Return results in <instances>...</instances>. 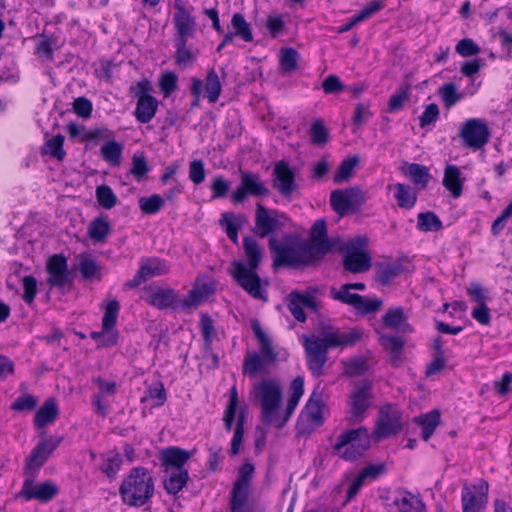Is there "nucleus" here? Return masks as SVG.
I'll return each instance as SVG.
<instances>
[{"label": "nucleus", "instance_id": "0eeeda50", "mask_svg": "<svg viewBox=\"0 0 512 512\" xmlns=\"http://www.w3.org/2000/svg\"><path fill=\"white\" fill-rule=\"evenodd\" d=\"M253 473L254 466L251 463H245L239 468L238 477L230 492L229 511H253V509L248 505Z\"/></svg>", "mask_w": 512, "mask_h": 512}, {"label": "nucleus", "instance_id": "c03bdc74", "mask_svg": "<svg viewBox=\"0 0 512 512\" xmlns=\"http://www.w3.org/2000/svg\"><path fill=\"white\" fill-rule=\"evenodd\" d=\"M111 231L108 220L98 217L91 221L88 227V235L95 242L102 243Z\"/></svg>", "mask_w": 512, "mask_h": 512}, {"label": "nucleus", "instance_id": "4c0bfd02", "mask_svg": "<svg viewBox=\"0 0 512 512\" xmlns=\"http://www.w3.org/2000/svg\"><path fill=\"white\" fill-rule=\"evenodd\" d=\"M246 218L243 215L236 216L232 212H225L221 215L219 220L220 225L225 228L228 238L234 243H238V230L241 228V223Z\"/></svg>", "mask_w": 512, "mask_h": 512}, {"label": "nucleus", "instance_id": "864d4df0", "mask_svg": "<svg viewBox=\"0 0 512 512\" xmlns=\"http://www.w3.org/2000/svg\"><path fill=\"white\" fill-rule=\"evenodd\" d=\"M164 199L159 194H152L148 197H140L138 205L140 210L147 215L158 213L164 206Z\"/></svg>", "mask_w": 512, "mask_h": 512}, {"label": "nucleus", "instance_id": "423d86ee", "mask_svg": "<svg viewBox=\"0 0 512 512\" xmlns=\"http://www.w3.org/2000/svg\"><path fill=\"white\" fill-rule=\"evenodd\" d=\"M366 245V236H358L340 248V252L343 254V268L345 271L358 274L371 268L372 258L364 249Z\"/></svg>", "mask_w": 512, "mask_h": 512}, {"label": "nucleus", "instance_id": "6e6d98bb", "mask_svg": "<svg viewBox=\"0 0 512 512\" xmlns=\"http://www.w3.org/2000/svg\"><path fill=\"white\" fill-rule=\"evenodd\" d=\"M96 199L98 204L104 209H112L117 204V196L112 188L106 184L97 186Z\"/></svg>", "mask_w": 512, "mask_h": 512}, {"label": "nucleus", "instance_id": "bf43d9fd", "mask_svg": "<svg viewBox=\"0 0 512 512\" xmlns=\"http://www.w3.org/2000/svg\"><path fill=\"white\" fill-rule=\"evenodd\" d=\"M122 464V457L117 452H110L104 459L100 470L109 478H113L119 471Z\"/></svg>", "mask_w": 512, "mask_h": 512}, {"label": "nucleus", "instance_id": "6e6552de", "mask_svg": "<svg viewBox=\"0 0 512 512\" xmlns=\"http://www.w3.org/2000/svg\"><path fill=\"white\" fill-rule=\"evenodd\" d=\"M258 269H249L241 260L231 263L230 275L234 281L251 297L267 301L266 291L262 288L261 278L257 274Z\"/></svg>", "mask_w": 512, "mask_h": 512}, {"label": "nucleus", "instance_id": "cd10ccee", "mask_svg": "<svg viewBox=\"0 0 512 512\" xmlns=\"http://www.w3.org/2000/svg\"><path fill=\"white\" fill-rule=\"evenodd\" d=\"M332 247L333 245H324L323 242L318 243L311 240L300 244L299 248L303 266L316 264L331 251Z\"/></svg>", "mask_w": 512, "mask_h": 512}, {"label": "nucleus", "instance_id": "ea45409f", "mask_svg": "<svg viewBox=\"0 0 512 512\" xmlns=\"http://www.w3.org/2000/svg\"><path fill=\"white\" fill-rule=\"evenodd\" d=\"M414 422L422 427V438L427 441L440 423L439 410H432L414 418Z\"/></svg>", "mask_w": 512, "mask_h": 512}, {"label": "nucleus", "instance_id": "bb28decb", "mask_svg": "<svg viewBox=\"0 0 512 512\" xmlns=\"http://www.w3.org/2000/svg\"><path fill=\"white\" fill-rule=\"evenodd\" d=\"M379 343L388 353L391 365L399 367L404 361V339L398 336L380 334Z\"/></svg>", "mask_w": 512, "mask_h": 512}, {"label": "nucleus", "instance_id": "b1692460", "mask_svg": "<svg viewBox=\"0 0 512 512\" xmlns=\"http://www.w3.org/2000/svg\"><path fill=\"white\" fill-rule=\"evenodd\" d=\"M174 8L176 10L173 17L176 31L174 39H189L193 37L197 26L195 17L188 8L184 6L181 0L175 1Z\"/></svg>", "mask_w": 512, "mask_h": 512}, {"label": "nucleus", "instance_id": "9b49d317", "mask_svg": "<svg viewBox=\"0 0 512 512\" xmlns=\"http://www.w3.org/2000/svg\"><path fill=\"white\" fill-rule=\"evenodd\" d=\"M240 184L232 193L231 200L242 204L248 197L263 198L270 194L269 188L258 173L240 169Z\"/></svg>", "mask_w": 512, "mask_h": 512}, {"label": "nucleus", "instance_id": "473e14b6", "mask_svg": "<svg viewBox=\"0 0 512 512\" xmlns=\"http://www.w3.org/2000/svg\"><path fill=\"white\" fill-rule=\"evenodd\" d=\"M382 322L385 327L402 332H412L413 328L407 322V317L404 314L402 307L390 308L382 316Z\"/></svg>", "mask_w": 512, "mask_h": 512}, {"label": "nucleus", "instance_id": "603ef678", "mask_svg": "<svg viewBox=\"0 0 512 512\" xmlns=\"http://www.w3.org/2000/svg\"><path fill=\"white\" fill-rule=\"evenodd\" d=\"M417 228L420 231H439L442 229V222L434 212H424L418 214Z\"/></svg>", "mask_w": 512, "mask_h": 512}, {"label": "nucleus", "instance_id": "49530a36", "mask_svg": "<svg viewBox=\"0 0 512 512\" xmlns=\"http://www.w3.org/2000/svg\"><path fill=\"white\" fill-rule=\"evenodd\" d=\"M438 95L447 109L453 107L462 99V94L458 92L454 82H447L441 85L438 88Z\"/></svg>", "mask_w": 512, "mask_h": 512}, {"label": "nucleus", "instance_id": "f257e3e1", "mask_svg": "<svg viewBox=\"0 0 512 512\" xmlns=\"http://www.w3.org/2000/svg\"><path fill=\"white\" fill-rule=\"evenodd\" d=\"M291 395L285 411L281 412L283 387L277 378H264L252 386L251 397L261 407V419L265 425L282 428L294 413L304 394V378L297 376L290 384Z\"/></svg>", "mask_w": 512, "mask_h": 512}, {"label": "nucleus", "instance_id": "20e7f679", "mask_svg": "<svg viewBox=\"0 0 512 512\" xmlns=\"http://www.w3.org/2000/svg\"><path fill=\"white\" fill-rule=\"evenodd\" d=\"M252 330L260 343V352L248 353L243 360V374L250 378L269 373V368L276 364L278 354L275 351L271 340L263 331L257 320L252 321Z\"/></svg>", "mask_w": 512, "mask_h": 512}, {"label": "nucleus", "instance_id": "aec40b11", "mask_svg": "<svg viewBox=\"0 0 512 512\" xmlns=\"http://www.w3.org/2000/svg\"><path fill=\"white\" fill-rule=\"evenodd\" d=\"M269 248L273 254V267L275 269L283 266L292 268L303 266L299 246H287L276 238L271 237L269 239Z\"/></svg>", "mask_w": 512, "mask_h": 512}, {"label": "nucleus", "instance_id": "338daca9", "mask_svg": "<svg viewBox=\"0 0 512 512\" xmlns=\"http://www.w3.org/2000/svg\"><path fill=\"white\" fill-rule=\"evenodd\" d=\"M309 240L318 243L323 242L324 245H333L328 238L327 225L324 219H318L314 222Z\"/></svg>", "mask_w": 512, "mask_h": 512}, {"label": "nucleus", "instance_id": "052dcab7", "mask_svg": "<svg viewBox=\"0 0 512 512\" xmlns=\"http://www.w3.org/2000/svg\"><path fill=\"white\" fill-rule=\"evenodd\" d=\"M299 53L294 48L281 50L280 66L283 72L291 73L297 69Z\"/></svg>", "mask_w": 512, "mask_h": 512}, {"label": "nucleus", "instance_id": "f704fd0d", "mask_svg": "<svg viewBox=\"0 0 512 512\" xmlns=\"http://www.w3.org/2000/svg\"><path fill=\"white\" fill-rule=\"evenodd\" d=\"M404 270L401 263H378L375 269V280L382 286L391 283Z\"/></svg>", "mask_w": 512, "mask_h": 512}, {"label": "nucleus", "instance_id": "393cba45", "mask_svg": "<svg viewBox=\"0 0 512 512\" xmlns=\"http://www.w3.org/2000/svg\"><path fill=\"white\" fill-rule=\"evenodd\" d=\"M372 383L364 382L350 396L351 414L356 420H362L373 398Z\"/></svg>", "mask_w": 512, "mask_h": 512}, {"label": "nucleus", "instance_id": "69168bd1", "mask_svg": "<svg viewBox=\"0 0 512 512\" xmlns=\"http://www.w3.org/2000/svg\"><path fill=\"white\" fill-rule=\"evenodd\" d=\"M147 159L144 154H134L132 157V165L130 173L138 180H142L143 177L149 172Z\"/></svg>", "mask_w": 512, "mask_h": 512}, {"label": "nucleus", "instance_id": "9d476101", "mask_svg": "<svg viewBox=\"0 0 512 512\" xmlns=\"http://www.w3.org/2000/svg\"><path fill=\"white\" fill-rule=\"evenodd\" d=\"M201 301L202 295L196 289L191 290L189 295L182 301H179L176 292L171 288H159L147 298L149 304L161 310L167 308L177 309L180 306L184 309L195 308Z\"/></svg>", "mask_w": 512, "mask_h": 512}, {"label": "nucleus", "instance_id": "f8f14e48", "mask_svg": "<svg viewBox=\"0 0 512 512\" xmlns=\"http://www.w3.org/2000/svg\"><path fill=\"white\" fill-rule=\"evenodd\" d=\"M366 194L359 187L337 189L330 194V205L339 215L356 213L366 201Z\"/></svg>", "mask_w": 512, "mask_h": 512}, {"label": "nucleus", "instance_id": "79ce46f5", "mask_svg": "<svg viewBox=\"0 0 512 512\" xmlns=\"http://www.w3.org/2000/svg\"><path fill=\"white\" fill-rule=\"evenodd\" d=\"M394 189V196L400 208L411 209L415 206L417 194L409 185L397 183L394 185Z\"/></svg>", "mask_w": 512, "mask_h": 512}, {"label": "nucleus", "instance_id": "5fc2aeb1", "mask_svg": "<svg viewBox=\"0 0 512 512\" xmlns=\"http://www.w3.org/2000/svg\"><path fill=\"white\" fill-rule=\"evenodd\" d=\"M238 406V393L235 386H233L230 390V396L228 400V404L224 411V426L225 429L230 432L232 430L233 422L235 420V415Z\"/></svg>", "mask_w": 512, "mask_h": 512}, {"label": "nucleus", "instance_id": "09e8293b", "mask_svg": "<svg viewBox=\"0 0 512 512\" xmlns=\"http://www.w3.org/2000/svg\"><path fill=\"white\" fill-rule=\"evenodd\" d=\"M79 271L84 279H92L99 273L100 266L91 254L82 253L79 256Z\"/></svg>", "mask_w": 512, "mask_h": 512}, {"label": "nucleus", "instance_id": "a18cd8bd", "mask_svg": "<svg viewBox=\"0 0 512 512\" xmlns=\"http://www.w3.org/2000/svg\"><path fill=\"white\" fill-rule=\"evenodd\" d=\"M203 86L205 88L208 101L210 103H216L221 94L222 85L215 69L212 68L209 70L205 79V85L203 84Z\"/></svg>", "mask_w": 512, "mask_h": 512}, {"label": "nucleus", "instance_id": "39448f33", "mask_svg": "<svg viewBox=\"0 0 512 512\" xmlns=\"http://www.w3.org/2000/svg\"><path fill=\"white\" fill-rule=\"evenodd\" d=\"M368 430L364 427L343 432L333 446L334 452L346 461H356L370 448Z\"/></svg>", "mask_w": 512, "mask_h": 512}, {"label": "nucleus", "instance_id": "8fccbe9b", "mask_svg": "<svg viewBox=\"0 0 512 512\" xmlns=\"http://www.w3.org/2000/svg\"><path fill=\"white\" fill-rule=\"evenodd\" d=\"M231 25L234 29V34L240 37L245 42L253 41V34L249 23L241 13H235L231 19Z\"/></svg>", "mask_w": 512, "mask_h": 512}, {"label": "nucleus", "instance_id": "2eb2a0df", "mask_svg": "<svg viewBox=\"0 0 512 512\" xmlns=\"http://www.w3.org/2000/svg\"><path fill=\"white\" fill-rule=\"evenodd\" d=\"M490 135L491 133L486 121L480 118L466 120L459 133L464 145L474 150H479L485 146L489 141Z\"/></svg>", "mask_w": 512, "mask_h": 512}, {"label": "nucleus", "instance_id": "ddd939ff", "mask_svg": "<svg viewBox=\"0 0 512 512\" xmlns=\"http://www.w3.org/2000/svg\"><path fill=\"white\" fill-rule=\"evenodd\" d=\"M21 490L16 498H23L25 501L37 500L40 503L52 501L59 493L58 486L51 480L36 483L37 476L25 475Z\"/></svg>", "mask_w": 512, "mask_h": 512}, {"label": "nucleus", "instance_id": "f03ea898", "mask_svg": "<svg viewBox=\"0 0 512 512\" xmlns=\"http://www.w3.org/2000/svg\"><path fill=\"white\" fill-rule=\"evenodd\" d=\"M364 336L361 327H353L347 331L329 326L321 332L320 338L310 339L304 336V348L307 365L315 377L323 374V367L328 361V350L333 348L354 347Z\"/></svg>", "mask_w": 512, "mask_h": 512}, {"label": "nucleus", "instance_id": "72a5a7b5", "mask_svg": "<svg viewBox=\"0 0 512 512\" xmlns=\"http://www.w3.org/2000/svg\"><path fill=\"white\" fill-rule=\"evenodd\" d=\"M243 249L247 258V268L259 269L263 259L264 251L257 240L253 237L245 236L243 238Z\"/></svg>", "mask_w": 512, "mask_h": 512}, {"label": "nucleus", "instance_id": "7ed1b4c3", "mask_svg": "<svg viewBox=\"0 0 512 512\" xmlns=\"http://www.w3.org/2000/svg\"><path fill=\"white\" fill-rule=\"evenodd\" d=\"M119 494L126 505L142 507L154 495V479L146 468H132L122 481Z\"/></svg>", "mask_w": 512, "mask_h": 512}, {"label": "nucleus", "instance_id": "4d7b16f0", "mask_svg": "<svg viewBox=\"0 0 512 512\" xmlns=\"http://www.w3.org/2000/svg\"><path fill=\"white\" fill-rule=\"evenodd\" d=\"M64 140L65 138L63 135L57 134L46 141L44 145V152L51 155L58 161H63L66 156V152L63 149Z\"/></svg>", "mask_w": 512, "mask_h": 512}, {"label": "nucleus", "instance_id": "a878e982", "mask_svg": "<svg viewBox=\"0 0 512 512\" xmlns=\"http://www.w3.org/2000/svg\"><path fill=\"white\" fill-rule=\"evenodd\" d=\"M322 394L316 390L312 392L304 410L300 414L297 428L300 430L303 421H309L313 427L322 425L324 419L322 414Z\"/></svg>", "mask_w": 512, "mask_h": 512}, {"label": "nucleus", "instance_id": "412c9836", "mask_svg": "<svg viewBox=\"0 0 512 512\" xmlns=\"http://www.w3.org/2000/svg\"><path fill=\"white\" fill-rule=\"evenodd\" d=\"M387 509L388 512H427L421 495L404 488H399L394 492L392 501L387 504Z\"/></svg>", "mask_w": 512, "mask_h": 512}, {"label": "nucleus", "instance_id": "4468645a", "mask_svg": "<svg viewBox=\"0 0 512 512\" xmlns=\"http://www.w3.org/2000/svg\"><path fill=\"white\" fill-rule=\"evenodd\" d=\"M489 484L478 479L471 485H464L461 493L463 512H481L488 503Z\"/></svg>", "mask_w": 512, "mask_h": 512}, {"label": "nucleus", "instance_id": "e433bc0d", "mask_svg": "<svg viewBox=\"0 0 512 512\" xmlns=\"http://www.w3.org/2000/svg\"><path fill=\"white\" fill-rule=\"evenodd\" d=\"M460 175V169L455 165H448L445 168L443 185L454 198H459L462 194L463 184Z\"/></svg>", "mask_w": 512, "mask_h": 512}, {"label": "nucleus", "instance_id": "c85d7f7f", "mask_svg": "<svg viewBox=\"0 0 512 512\" xmlns=\"http://www.w3.org/2000/svg\"><path fill=\"white\" fill-rule=\"evenodd\" d=\"M190 456V453L184 449L169 447L161 452V461L166 471L186 470L184 465L189 460Z\"/></svg>", "mask_w": 512, "mask_h": 512}, {"label": "nucleus", "instance_id": "a211bd4d", "mask_svg": "<svg viewBox=\"0 0 512 512\" xmlns=\"http://www.w3.org/2000/svg\"><path fill=\"white\" fill-rule=\"evenodd\" d=\"M58 439H44L40 441L26 459L24 475L37 476L39 469L46 463L51 453L61 442Z\"/></svg>", "mask_w": 512, "mask_h": 512}, {"label": "nucleus", "instance_id": "c9c22d12", "mask_svg": "<svg viewBox=\"0 0 512 512\" xmlns=\"http://www.w3.org/2000/svg\"><path fill=\"white\" fill-rule=\"evenodd\" d=\"M174 46V59L179 67L186 68L196 61L197 53L188 46V39H174Z\"/></svg>", "mask_w": 512, "mask_h": 512}, {"label": "nucleus", "instance_id": "1a4fd4ad", "mask_svg": "<svg viewBox=\"0 0 512 512\" xmlns=\"http://www.w3.org/2000/svg\"><path fill=\"white\" fill-rule=\"evenodd\" d=\"M258 269H249L241 260L231 263L230 275L234 281L251 297L267 301L266 291L262 288L261 278L257 274Z\"/></svg>", "mask_w": 512, "mask_h": 512}, {"label": "nucleus", "instance_id": "f3484780", "mask_svg": "<svg viewBox=\"0 0 512 512\" xmlns=\"http://www.w3.org/2000/svg\"><path fill=\"white\" fill-rule=\"evenodd\" d=\"M168 271L169 267L164 260L155 257L143 259L133 279L124 283V288L134 289L156 276L168 273Z\"/></svg>", "mask_w": 512, "mask_h": 512}, {"label": "nucleus", "instance_id": "774afa93", "mask_svg": "<svg viewBox=\"0 0 512 512\" xmlns=\"http://www.w3.org/2000/svg\"><path fill=\"white\" fill-rule=\"evenodd\" d=\"M38 398H36L32 394H22L16 398V400L12 403L11 409L14 411H32L38 405Z\"/></svg>", "mask_w": 512, "mask_h": 512}, {"label": "nucleus", "instance_id": "13d9d810", "mask_svg": "<svg viewBox=\"0 0 512 512\" xmlns=\"http://www.w3.org/2000/svg\"><path fill=\"white\" fill-rule=\"evenodd\" d=\"M310 141L317 146H324L329 141V131L322 120H316L310 127Z\"/></svg>", "mask_w": 512, "mask_h": 512}, {"label": "nucleus", "instance_id": "37998d69", "mask_svg": "<svg viewBox=\"0 0 512 512\" xmlns=\"http://www.w3.org/2000/svg\"><path fill=\"white\" fill-rule=\"evenodd\" d=\"M102 158L112 166H118L121 163L123 145L115 140L108 141L101 149Z\"/></svg>", "mask_w": 512, "mask_h": 512}, {"label": "nucleus", "instance_id": "a19ab883", "mask_svg": "<svg viewBox=\"0 0 512 512\" xmlns=\"http://www.w3.org/2000/svg\"><path fill=\"white\" fill-rule=\"evenodd\" d=\"M168 472L169 476L164 480V489L168 494L176 495L186 486L189 480L188 470Z\"/></svg>", "mask_w": 512, "mask_h": 512}, {"label": "nucleus", "instance_id": "7c9ffc66", "mask_svg": "<svg viewBox=\"0 0 512 512\" xmlns=\"http://www.w3.org/2000/svg\"><path fill=\"white\" fill-rule=\"evenodd\" d=\"M158 100L154 96H141L136 103L134 116L139 123L146 124L155 116Z\"/></svg>", "mask_w": 512, "mask_h": 512}, {"label": "nucleus", "instance_id": "0e129e2a", "mask_svg": "<svg viewBox=\"0 0 512 512\" xmlns=\"http://www.w3.org/2000/svg\"><path fill=\"white\" fill-rule=\"evenodd\" d=\"M293 292H295V297H297L296 299L303 305V308L310 309L313 312H318V302L315 298V294L319 293V289L317 287H309L304 294L297 290H294Z\"/></svg>", "mask_w": 512, "mask_h": 512}, {"label": "nucleus", "instance_id": "de8ad7c7", "mask_svg": "<svg viewBox=\"0 0 512 512\" xmlns=\"http://www.w3.org/2000/svg\"><path fill=\"white\" fill-rule=\"evenodd\" d=\"M330 296L343 304L352 306L355 308L358 302L361 301V295L356 293H351V289L347 288V284L341 285L339 289L335 287L330 288Z\"/></svg>", "mask_w": 512, "mask_h": 512}, {"label": "nucleus", "instance_id": "dca6fc26", "mask_svg": "<svg viewBox=\"0 0 512 512\" xmlns=\"http://www.w3.org/2000/svg\"><path fill=\"white\" fill-rule=\"evenodd\" d=\"M280 218H285L283 213L278 210L269 212L261 203H257L253 232L260 238L275 233L284 226V223L280 222Z\"/></svg>", "mask_w": 512, "mask_h": 512}, {"label": "nucleus", "instance_id": "680f3d73", "mask_svg": "<svg viewBox=\"0 0 512 512\" xmlns=\"http://www.w3.org/2000/svg\"><path fill=\"white\" fill-rule=\"evenodd\" d=\"M120 310V304L117 300H111L105 307L104 316L102 318V325L104 330L115 329L118 314Z\"/></svg>", "mask_w": 512, "mask_h": 512}, {"label": "nucleus", "instance_id": "3c124183", "mask_svg": "<svg viewBox=\"0 0 512 512\" xmlns=\"http://www.w3.org/2000/svg\"><path fill=\"white\" fill-rule=\"evenodd\" d=\"M359 162V158L357 156H353L347 159H344L333 177V181L337 184H341L343 182L348 181L354 172L355 167Z\"/></svg>", "mask_w": 512, "mask_h": 512}, {"label": "nucleus", "instance_id": "58836bf2", "mask_svg": "<svg viewBox=\"0 0 512 512\" xmlns=\"http://www.w3.org/2000/svg\"><path fill=\"white\" fill-rule=\"evenodd\" d=\"M402 171L421 189H425L427 187L430 174L429 169L426 166L417 163H407L406 168H403Z\"/></svg>", "mask_w": 512, "mask_h": 512}, {"label": "nucleus", "instance_id": "6ab92c4d", "mask_svg": "<svg viewBox=\"0 0 512 512\" xmlns=\"http://www.w3.org/2000/svg\"><path fill=\"white\" fill-rule=\"evenodd\" d=\"M272 177V187L281 196L290 199L292 194L297 191L298 185L295 179V172L288 162L283 160L277 162L274 166Z\"/></svg>", "mask_w": 512, "mask_h": 512}, {"label": "nucleus", "instance_id": "4be33fe9", "mask_svg": "<svg viewBox=\"0 0 512 512\" xmlns=\"http://www.w3.org/2000/svg\"><path fill=\"white\" fill-rule=\"evenodd\" d=\"M46 269L49 274L47 283L50 287L64 288L72 283L67 258L63 254H54L49 257Z\"/></svg>", "mask_w": 512, "mask_h": 512}, {"label": "nucleus", "instance_id": "e2e57ef3", "mask_svg": "<svg viewBox=\"0 0 512 512\" xmlns=\"http://www.w3.org/2000/svg\"><path fill=\"white\" fill-rule=\"evenodd\" d=\"M383 301L379 298H366L361 295V301L355 306V310L360 315L373 314L382 308Z\"/></svg>", "mask_w": 512, "mask_h": 512}, {"label": "nucleus", "instance_id": "c756f323", "mask_svg": "<svg viewBox=\"0 0 512 512\" xmlns=\"http://www.w3.org/2000/svg\"><path fill=\"white\" fill-rule=\"evenodd\" d=\"M59 415L57 401L54 398H48L44 404L36 411L34 415V424L37 428H44L52 424Z\"/></svg>", "mask_w": 512, "mask_h": 512}, {"label": "nucleus", "instance_id": "5701e85b", "mask_svg": "<svg viewBox=\"0 0 512 512\" xmlns=\"http://www.w3.org/2000/svg\"><path fill=\"white\" fill-rule=\"evenodd\" d=\"M380 416V420L374 431V436L377 439L389 438L402 430V414L397 409H392L390 406L382 408L380 410Z\"/></svg>", "mask_w": 512, "mask_h": 512}, {"label": "nucleus", "instance_id": "2f4dec72", "mask_svg": "<svg viewBox=\"0 0 512 512\" xmlns=\"http://www.w3.org/2000/svg\"><path fill=\"white\" fill-rule=\"evenodd\" d=\"M374 357L371 352L365 355L356 356L343 362V372L349 377H357L369 371L372 367Z\"/></svg>", "mask_w": 512, "mask_h": 512}]
</instances>
